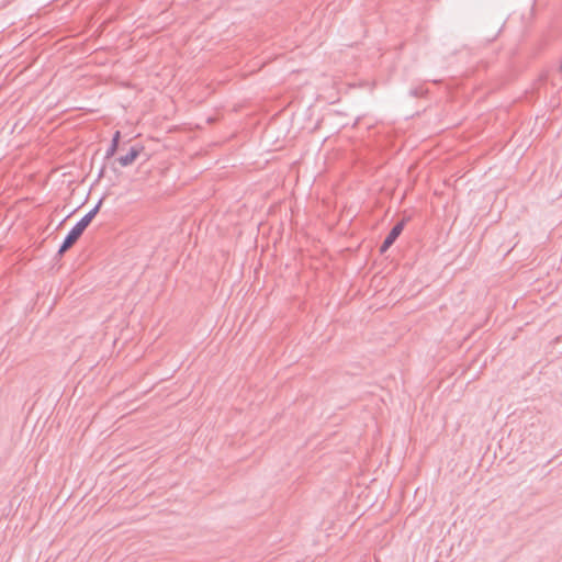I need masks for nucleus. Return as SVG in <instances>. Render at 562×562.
<instances>
[{"label": "nucleus", "mask_w": 562, "mask_h": 562, "mask_svg": "<svg viewBox=\"0 0 562 562\" xmlns=\"http://www.w3.org/2000/svg\"><path fill=\"white\" fill-rule=\"evenodd\" d=\"M103 199H100L98 203L94 205L93 209H91L80 221L76 223V225L70 229V232L66 235L64 238L59 249L58 255H64L67 250H69L81 237L86 228L89 226L91 221L94 218V216L98 214L101 205H102Z\"/></svg>", "instance_id": "f257e3e1"}, {"label": "nucleus", "mask_w": 562, "mask_h": 562, "mask_svg": "<svg viewBox=\"0 0 562 562\" xmlns=\"http://www.w3.org/2000/svg\"><path fill=\"white\" fill-rule=\"evenodd\" d=\"M405 224H406V220L403 218L402 221H400L392 227V229L390 231V233L387 234V236L385 237L384 241L382 243V245L380 247L381 254H384L395 243V240L402 234V232L405 227Z\"/></svg>", "instance_id": "f03ea898"}, {"label": "nucleus", "mask_w": 562, "mask_h": 562, "mask_svg": "<svg viewBox=\"0 0 562 562\" xmlns=\"http://www.w3.org/2000/svg\"><path fill=\"white\" fill-rule=\"evenodd\" d=\"M144 147L143 146H132L128 150L127 154L123 155V156H120L116 161L122 166V167H127V166H131L132 164H134V161L137 159V157L139 156V154L143 151Z\"/></svg>", "instance_id": "7ed1b4c3"}, {"label": "nucleus", "mask_w": 562, "mask_h": 562, "mask_svg": "<svg viewBox=\"0 0 562 562\" xmlns=\"http://www.w3.org/2000/svg\"><path fill=\"white\" fill-rule=\"evenodd\" d=\"M120 138H121V132L116 131L112 137L111 145L109 146V148L105 151L106 159H109L115 155V153L119 148V145H120Z\"/></svg>", "instance_id": "20e7f679"}, {"label": "nucleus", "mask_w": 562, "mask_h": 562, "mask_svg": "<svg viewBox=\"0 0 562 562\" xmlns=\"http://www.w3.org/2000/svg\"><path fill=\"white\" fill-rule=\"evenodd\" d=\"M411 93H412L413 95H415V97H416V95H418V92H417V90H416V89H415V90H412V91H411Z\"/></svg>", "instance_id": "39448f33"}]
</instances>
